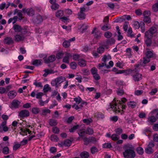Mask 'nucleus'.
I'll return each mask as SVG.
<instances>
[{"label": "nucleus", "instance_id": "obj_1", "mask_svg": "<svg viewBox=\"0 0 158 158\" xmlns=\"http://www.w3.org/2000/svg\"><path fill=\"white\" fill-rule=\"evenodd\" d=\"M127 100L125 98H123L121 99V100H117L116 102V98H114L112 103L110 104V108L113 109V110L115 112H120L121 110L118 109L120 108L122 109H126V106L124 104Z\"/></svg>", "mask_w": 158, "mask_h": 158}, {"label": "nucleus", "instance_id": "obj_42", "mask_svg": "<svg viewBox=\"0 0 158 158\" xmlns=\"http://www.w3.org/2000/svg\"><path fill=\"white\" fill-rule=\"evenodd\" d=\"M20 130L21 131V132L20 133V134L23 136H24L25 135H27V128L23 129L21 128L20 129Z\"/></svg>", "mask_w": 158, "mask_h": 158}, {"label": "nucleus", "instance_id": "obj_41", "mask_svg": "<svg viewBox=\"0 0 158 158\" xmlns=\"http://www.w3.org/2000/svg\"><path fill=\"white\" fill-rule=\"evenodd\" d=\"M104 36L107 38H110L112 36V34L110 32L107 31L104 33Z\"/></svg>", "mask_w": 158, "mask_h": 158}, {"label": "nucleus", "instance_id": "obj_4", "mask_svg": "<svg viewBox=\"0 0 158 158\" xmlns=\"http://www.w3.org/2000/svg\"><path fill=\"white\" fill-rule=\"evenodd\" d=\"M23 12L26 13L28 15L30 16H33L35 14V11L32 8H29L27 9L23 8L22 10Z\"/></svg>", "mask_w": 158, "mask_h": 158}, {"label": "nucleus", "instance_id": "obj_6", "mask_svg": "<svg viewBox=\"0 0 158 158\" xmlns=\"http://www.w3.org/2000/svg\"><path fill=\"white\" fill-rule=\"evenodd\" d=\"M43 21L42 17L40 15H37L36 17L33 19V22L35 24H39Z\"/></svg>", "mask_w": 158, "mask_h": 158}, {"label": "nucleus", "instance_id": "obj_62", "mask_svg": "<svg viewBox=\"0 0 158 158\" xmlns=\"http://www.w3.org/2000/svg\"><path fill=\"white\" fill-rule=\"evenodd\" d=\"M110 28L107 25V24H106V25H104L102 27L101 29L104 31H106Z\"/></svg>", "mask_w": 158, "mask_h": 158}, {"label": "nucleus", "instance_id": "obj_36", "mask_svg": "<svg viewBox=\"0 0 158 158\" xmlns=\"http://www.w3.org/2000/svg\"><path fill=\"white\" fill-rule=\"evenodd\" d=\"M8 129L7 126H1L0 125V132L2 133L3 131L6 132L8 131Z\"/></svg>", "mask_w": 158, "mask_h": 158}, {"label": "nucleus", "instance_id": "obj_54", "mask_svg": "<svg viewBox=\"0 0 158 158\" xmlns=\"http://www.w3.org/2000/svg\"><path fill=\"white\" fill-rule=\"evenodd\" d=\"M79 127V125H78L74 126L71 128L69 129V131L70 132H74Z\"/></svg>", "mask_w": 158, "mask_h": 158}, {"label": "nucleus", "instance_id": "obj_9", "mask_svg": "<svg viewBox=\"0 0 158 158\" xmlns=\"http://www.w3.org/2000/svg\"><path fill=\"white\" fill-rule=\"evenodd\" d=\"M24 38V36L21 35L20 33H17L15 36L14 40L15 41L18 42L23 40Z\"/></svg>", "mask_w": 158, "mask_h": 158}, {"label": "nucleus", "instance_id": "obj_29", "mask_svg": "<svg viewBox=\"0 0 158 158\" xmlns=\"http://www.w3.org/2000/svg\"><path fill=\"white\" fill-rule=\"evenodd\" d=\"M145 151L148 154L152 153L154 152L152 148L148 147L145 148Z\"/></svg>", "mask_w": 158, "mask_h": 158}, {"label": "nucleus", "instance_id": "obj_24", "mask_svg": "<svg viewBox=\"0 0 158 158\" xmlns=\"http://www.w3.org/2000/svg\"><path fill=\"white\" fill-rule=\"evenodd\" d=\"M18 19V17L17 16H15L12 18H10L8 21V24H10L11 22H12L13 24H14L17 21Z\"/></svg>", "mask_w": 158, "mask_h": 158}, {"label": "nucleus", "instance_id": "obj_58", "mask_svg": "<svg viewBox=\"0 0 158 158\" xmlns=\"http://www.w3.org/2000/svg\"><path fill=\"white\" fill-rule=\"evenodd\" d=\"M103 147L105 148H109L112 147L110 143H105L103 145Z\"/></svg>", "mask_w": 158, "mask_h": 158}, {"label": "nucleus", "instance_id": "obj_8", "mask_svg": "<svg viewBox=\"0 0 158 158\" xmlns=\"http://www.w3.org/2000/svg\"><path fill=\"white\" fill-rule=\"evenodd\" d=\"M44 63L46 64H48L50 62H52L56 60L55 56L51 55L49 56L48 59H46L45 57L44 58Z\"/></svg>", "mask_w": 158, "mask_h": 158}, {"label": "nucleus", "instance_id": "obj_50", "mask_svg": "<svg viewBox=\"0 0 158 158\" xmlns=\"http://www.w3.org/2000/svg\"><path fill=\"white\" fill-rule=\"evenodd\" d=\"M51 139L54 141H57L59 139L57 136L55 135H52L51 136Z\"/></svg>", "mask_w": 158, "mask_h": 158}, {"label": "nucleus", "instance_id": "obj_10", "mask_svg": "<svg viewBox=\"0 0 158 158\" xmlns=\"http://www.w3.org/2000/svg\"><path fill=\"white\" fill-rule=\"evenodd\" d=\"M145 56L149 59L151 58H155L156 57V55L153 52V51H148L145 53Z\"/></svg>", "mask_w": 158, "mask_h": 158}, {"label": "nucleus", "instance_id": "obj_18", "mask_svg": "<svg viewBox=\"0 0 158 158\" xmlns=\"http://www.w3.org/2000/svg\"><path fill=\"white\" fill-rule=\"evenodd\" d=\"M5 44L9 45L13 43V41L12 39L10 37H7L5 38L3 41Z\"/></svg>", "mask_w": 158, "mask_h": 158}, {"label": "nucleus", "instance_id": "obj_20", "mask_svg": "<svg viewBox=\"0 0 158 158\" xmlns=\"http://www.w3.org/2000/svg\"><path fill=\"white\" fill-rule=\"evenodd\" d=\"M48 123L51 126H55L57 124L56 120L54 119H49Z\"/></svg>", "mask_w": 158, "mask_h": 158}, {"label": "nucleus", "instance_id": "obj_49", "mask_svg": "<svg viewBox=\"0 0 158 158\" xmlns=\"http://www.w3.org/2000/svg\"><path fill=\"white\" fill-rule=\"evenodd\" d=\"M148 120L149 121L152 123H154L156 121V119L155 116H152L149 117L148 118Z\"/></svg>", "mask_w": 158, "mask_h": 158}, {"label": "nucleus", "instance_id": "obj_64", "mask_svg": "<svg viewBox=\"0 0 158 158\" xmlns=\"http://www.w3.org/2000/svg\"><path fill=\"white\" fill-rule=\"evenodd\" d=\"M134 27L135 29H138L140 27V24L138 21H135L134 24Z\"/></svg>", "mask_w": 158, "mask_h": 158}, {"label": "nucleus", "instance_id": "obj_32", "mask_svg": "<svg viewBox=\"0 0 158 158\" xmlns=\"http://www.w3.org/2000/svg\"><path fill=\"white\" fill-rule=\"evenodd\" d=\"M124 150H134V148L133 145L130 144L126 145L125 147H124Z\"/></svg>", "mask_w": 158, "mask_h": 158}, {"label": "nucleus", "instance_id": "obj_37", "mask_svg": "<svg viewBox=\"0 0 158 158\" xmlns=\"http://www.w3.org/2000/svg\"><path fill=\"white\" fill-rule=\"evenodd\" d=\"M137 153L140 155H142L144 152L143 149L141 147H138L136 148Z\"/></svg>", "mask_w": 158, "mask_h": 158}, {"label": "nucleus", "instance_id": "obj_28", "mask_svg": "<svg viewBox=\"0 0 158 158\" xmlns=\"http://www.w3.org/2000/svg\"><path fill=\"white\" fill-rule=\"evenodd\" d=\"M105 48L103 46V44L102 46H100L98 48L97 50L98 52L100 54L103 53L104 51Z\"/></svg>", "mask_w": 158, "mask_h": 158}, {"label": "nucleus", "instance_id": "obj_46", "mask_svg": "<svg viewBox=\"0 0 158 158\" xmlns=\"http://www.w3.org/2000/svg\"><path fill=\"white\" fill-rule=\"evenodd\" d=\"M83 121L84 123H86L87 125H89L90 123H91L93 122V120L91 118H89L88 119H84L83 120Z\"/></svg>", "mask_w": 158, "mask_h": 158}, {"label": "nucleus", "instance_id": "obj_35", "mask_svg": "<svg viewBox=\"0 0 158 158\" xmlns=\"http://www.w3.org/2000/svg\"><path fill=\"white\" fill-rule=\"evenodd\" d=\"M115 134L119 136L122 132L123 130L121 128H118L115 130Z\"/></svg>", "mask_w": 158, "mask_h": 158}, {"label": "nucleus", "instance_id": "obj_11", "mask_svg": "<svg viewBox=\"0 0 158 158\" xmlns=\"http://www.w3.org/2000/svg\"><path fill=\"white\" fill-rule=\"evenodd\" d=\"M20 104V102L17 100H14L11 103V106L10 108L12 109L17 108L19 107V106Z\"/></svg>", "mask_w": 158, "mask_h": 158}, {"label": "nucleus", "instance_id": "obj_14", "mask_svg": "<svg viewBox=\"0 0 158 158\" xmlns=\"http://www.w3.org/2000/svg\"><path fill=\"white\" fill-rule=\"evenodd\" d=\"M71 57L72 55L70 53H66L65 56L63 59V62L69 64V58Z\"/></svg>", "mask_w": 158, "mask_h": 158}, {"label": "nucleus", "instance_id": "obj_27", "mask_svg": "<svg viewBox=\"0 0 158 158\" xmlns=\"http://www.w3.org/2000/svg\"><path fill=\"white\" fill-rule=\"evenodd\" d=\"M64 15L63 10H60L57 11L56 13V16L58 18H61Z\"/></svg>", "mask_w": 158, "mask_h": 158}, {"label": "nucleus", "instance_id": "obj_34", "mask_svg": "<svg viewBox=\"0 0 158 158\" xmlns=\"http://www.w3.org/2000/svg\"><path fill=\"white\" fill-rule=\"evenodd\" d=\"M31 111L33 114H37L39 112L40 109L38 108L34 107L32 108Z\"/></svg>", "mask_w": 158, "mask_h": 158}, {"label": "nucleus", "instance_id": "obj_56", "mask_svg": "<svg viewBox=\"0 0 158 158\" xmlns=\"http://www.w3.org/2000/svg\"><path fill=\"white\" fill-rule=\"evenodd\" d=\"M77 65V64L74 62H72L70 64L71 67L73 69H76Z\"/></svg>", "mask_w": 158, "mask_h": 158}, {"label": "nucleus", "instance_id": "obj_7", "mask_svg": "<svg viewBox=\"0 0 158 158\" xmlns=\"http://www.w3.org/2000/svg\"><path fill=\"white\" fill-rule=\"evenodd\" d=\"M30 113L29 111L26 110H21L19 113V115L22 118L27 117L29 116Z\"/></svg>", "mask_w": 158, "mask_h": 158}, {"label": "nucleus", "instance_id": "obj_39", "mask_svg": "<svg viewBox=\"0 0 158 158\" xmlns=\"http://www.w3.org/2000/svg\"><path fill=\"white\" fill-rule=\"evenodd\" d=\"M51 89V88L49 86L48 84L45 85L44 87L43 91L44 92L46 93Z\"/></svg>", "mask_w": 158, "mask_h": 158}, {"label": "nucleus", "instance_id": "obj_45", "mask_svg": "<svg viewBox=\"0 0 158 158\" xmlns=\"http://www.w3.org/2000/svg\"><path fill=\"white\" fill-rule=\"evenodd\" d=\"M62 44L63 47L65 48H68L70 45V43L69 41L65 40L63 42Z\"/></svg>", "mask_w": 158, "mask_h": 158}, {"label": "nucleus", "instance_id": "obj_15", "mask_svg": "<svg viewBox=\"0 0 158 158\" xmlns=\"http://www.w3.org/2000/svg\"><path fill=\"white\" fill-rule=\"evenodd\" d=\"M43 63V61L41 59H36L33 62L32 64L36 66L41 65Z\"/></svg>", "mask_w": 158, "mask_h": 158}, {"label": "nucleus", "instance_id": "obj_60", "mask_svg": "<svg viewBox=\"0 0 158 158\" xmlns=\"http://www.w3.org/2000/svg\"><path fill=\"white\" fill-rule=\"evenodd\" d=\"M59 131V129L56 127H55L52 128V131L55 134H58Z\"/></svg>", "mask_w": 158, "mask_h": 158}, {"label": "nucleus", "instance_id": "obj_25", "mask_svg": "<svg viewBox=\"0 0 158 158\" xmlns=\"http://www.w3.org/2000/svg\"><path fill=\"white\" fill-rule=\"evenodd\" d=\"M150 61V59L146 56L144 57L143 58V62L141 64L142 66L144 67L145 66V64L149 62Z\"/></svg>", "mask_w": 158, "mask_h": 158}, {"label": "nucleus", "instance_id": "obj_59", "mask_svg": "<svg viewBox=\"0 0 158 158\" xmlns=\"http://www.w3.org/2000/svg\"><path fill=\"white\" fill-rule=\"evenodd\" d=\"M21 146L20 143H15L13 146V150L14 151H16L17 149L19 148Z\"/></svg>", "mask_w": 158, "mask_h": 158}, {"label": "nucleus", "instance_id": "obj_3", "mask_svg": "<svg viewBox=\"0 0 158 158\" xmlns=\"http://www.w3.org/2000/svg\"><path fill=\"white\" fill-rule=\"evenodd\" d=\"M157 31L156 28L154 27H152L145 33V36L148 37H152L153 36H155V34Z\"/></svg>", "mask_w": 158, "mask_h": 158}, {"label": "nucleus", "instance_id": "obj_52", "mask_svg": "<svg viewBox=\"0 0 158 158\" xmlns=\"http://www.w3.org/2000/svg\"><path fill=\"white\" fill-rule=\"evenodd\" d=\"M101 33L100 32L98 31H96L94 35V37L96 38H98L101 37Z\"/></svg>", "mask_w": 158, "mask_h": 158}, {"label": "nucleus", "instance_id": "obj_57", "mask_svg": "<svg viewBox=\"0 0 158 158\" xmlns=\"http://www.w3.org/2000/svg\"><path fill=\"white\" fill-rule=\"evenodd\" d=\"M91 72L92 74L93 75L98 73V70L96 68L93 67L91 69Z\"/></svg>", "mask_w": 158, "mask_h": 158}, {"label": "nucleus", "instance_id": "obj_5", "mask_svg": "<svg viewBox=\"0 0 158 158\" xmlns=\"http://www.w3.org/2000/svg\"><path fill=\"white\" fill-rule=\"evenodd\" d=\"M115 41V40L113 38L109 39L107 40L105 43H103V46L106 48L108 49V46L114 44Z\"/></svg>", "mask_w": 158, "mask_h": 158}, {"label": "nucleus", "instance_id": "obj_63", "mask_svg": "<svg viewBox=\"0 0 158 158\" xmlns=\"http://www.w3.org/2000/svg\"><path fill=\"white\" fill-rule=\"evenodd\" d=\"M33 84L36 87H43L41 83V82H37L36 81H35L34 83Z\"/></svg>", "mask_w": 158, "mask_h": 158}, {"label": "nucleus", "instance_id": "obj_48", "mask_svg": "<svg viewBox=\"0 0 158 158\" xmlns=\"http://www.w3.org/2000/svg\"><path fill=\"white\" fill-rule=\"evenodd\" d=\"M79 18L81 19H85V14L84 13L79 12L78 14Z\"/></svg>", "mask_w": 158, "mask_h": 158}, {"label": "nucleus", "instance_id": "obj_31", "mask_svg": "<svg viewBox=\"0 0 158 158\" xmlns=\"http://www.w3.org/2000/svg\"><path fill=\"white\" fill-rule=\"evenodd\" d=\"M136 103L134 101H130L127 103V105L129 107H131L133 108L136 106Z\"/></svg>", "mask_w": 158, "mask_h": 158}, {"label": "nucleus", "instance_id": "obj_21", "mask_svg": "<svg viewBox=\"0 0 158 158\" xmlns=\"http://www.w3.org/2000/svg\"><path fill=\"white\" fill-rule=\"evenodd\" d=\"M16 93L15 91H11L9 93L8 96L10 98L13 99L16 96Z\"/></svg>", "mask_w": 158, "mask_h": 158}, {"label": "nucleus", "instance_id": "obj_22", "mask_svg": "<svg viewBox=\"0 0 158 158\" xmlns=\"http://www.w3.org/2000/svg\"><path fill=\"white\" fill-rule=\"evenodd\" d=\"M111 59V57L110 55H104L102 59V60L104 62L106 63L107 61H108L109 60Z\"/></svg>", "mask_w": 158, "mask_h": 158}, {"label": "nucleus", "instance_id": "obj_26", "mask_svg": "<svg viewBox=\"0 0 158 158\" xmlns=\"http://www.w3.org/2000/svg\"><path fill=\"white\" fill-rule=\"evenodd\" d=\"M78 64L81 67H84L86 65L85 61L83 59H80L78 60Z\"/></svg>", "mask_w": 158, "mask_h": 158}, {"label": "nucleus", "instance_id": "obj_33", "mask_svg": "<svg viewBox=\"0 0 158 158\" xmlns=\"http://www.w3.org/2000/svg\"><path fill=\"white\" fill-rule=\"evenodd\" d=\"M64 80H65V79L62 77L56 78L55 79L56 81V83H57V84H60L61 82H63Z\"/></svg>", "mask_w": 158, "mask_h": 158}, {"label": "nucleus", "instance_id": "obj_43", "mask_svg": "<svg viewBox=\"0 0 158 158\" xmlns=\"http://www.w3.org/2000/svg\"><path fill=\"white\" fill-rule=\"evenodd\" d=\"M152 9L154 12L158 11V3H156L154 4L152 6Z\"/></svg>", "mask_w": 158, "mask_h": 158}, {"label": "nucleus", "instance_id": "obj_13", "mask_svg": "<svg viewBox=\"0 0 158 158\" xmlns=\"http://www.w3.org/2000/svg\"><path fill=\"white\" fill-rule=\"evenodd\" d=\"M44 71L45 72V73L43 75V76L44 77H46L48 74H53L55 73H57V71H54L52 69H45L44 70Z\"/></svg>", "mask_w": 158, "mask_h": 158}, {"label": "nucleus", "instance_id": "obj_44", "mask_svg": "<svg viewBox=\"0 0 158 158\" xmlns=\"http://www.w3.org/2000/svg\"><path fill=\"white\" fill-rule=\"evenodd\" d=\"M3 153L5 155L9 153V148L7 147H4L2 150Z\"/></svg>", "mask_w": 158, "mask_h": 158}, {"label": "nucleus", "instance_id": "obj_38", "mask_svg": "<svg viewBox=\"0 0 158 158\" xmlns=\"http://www.w3.org/2000/svg\"><path fill=\"white\" fill-rule=\"evenodd\" d=\"M72 143L71 141L68 139H67L65 140L64 142V145L66 147H69L71 145Z\"/></svg>", "mask_w": 158, "mask_h": 158}, {"label": "nucleus", "instance_id": "obj_19", "mask_svg": "<svg viewBox=\"0 0 158 158\" xmlns=\"http://www.w3.org/2000/svg\"><path fill=\"white\" fill-rule=\"evenodd\" d=\"M13 28L15 31L17 32H20L22 29L20 26L17 24H14Z\"/></svg>", "mask_w": 158, "mask_h": 158}, {"label": "nucleus", "instance_id": "obj_40", "mask_svg": "<svg viewBox=\"0 0 158 158\" xmlns=\"http://www.w3.org/2000/svg\"><path fill=\"white\" fill-rule=\"evenodd\" d=\"M86 134L91 135L93 134L94 133L93 130L90 127H87L86 129Z\"/></svg>", "mask_w": 158, "mask_h": 158}, {"label": "nucleus", "instance_id": "obj_51", "mask_svg": "<svg viewBox=\"0 0 158 158\" xmlns=\"http://www.w3.org/2000/svg\"><path fill=\"white\" fill-rule=\"evenodd\" d=\"M143 21L145 23L147 24L151 22L150 18L149 16H146L145 17H144Z\"/></svg>", "mask_w": 158, "mask_h": 158}, {"label": "nucleus", "instance_id": "obj_12", "mask_svg": "<svg viewBox=\"0 0 158 158\" xmlns=\"http://www.w3.org/2000/svg\"><path fill=\"white\" fill-rule=\"evenodd\" d=\"M135 71L136 72V69L135 68V69L132 70L131 69H129L127 70H119V71L118 72L116 73L118 74H121L123 73H125L126 75H128L131 73L133 71Z\"/></svg>", "mask_w": 158, "mask_h": 158}, {"label": "nucleus", "instance_id": "obj_2", "mask_svg": "<svg viewBox=\"0 0 158 158\" xmlns=\"http://www.w3.org/2000/svg\"><path fill=\"white\" fill-rule=\"evenodd\" d=\"M123 154L125 158H134L135 156L134 150H124Z\"/></svg>", "mask_w": 158, "mask_h": 158}, {"label": "nucleus", "instance_id": "obj_61", "mask_svg": "<svg viewBox=\"0 0 158 158\" xmlns=\"http://www.w3.org/2000/svg\"><path fill=\"white\" fill-rule=\"evenodd\" d=\"M64 55L63 53L59 52L56 54V58L58 59H61Z\"/></svg>", "mask_w": 158, "mask_h": 158}, {"label": "nucleus", "instance_id": "obj_16", "mask_svg": "<svg viewBox=\"0 0 158 158\" xmlns=\"http://www.w3.org/2000/svg\"><path fill=\"white\" fill-rule=\"evenodd\" d=\"M145 40V44L146 45L147 47L150 46L151 44L152 43L151 40V38L152 37H148V36H145L144 35Z\"/></svg>", "mask_w": 158, "mask_h": 158}, {"label": "nucleus", "instance_id": "obj_47", "mask_svg": "<svg viewBox=\"0 0 158 158\" xmlns=\"http://www.w3.org/2000/svg\"><path fill=\"white\" fill-rule=\"evenodd\" d=\"M50 110L48 109H46L45 110H42V112L40 113V114L42 115H46L48 113H50Z\"/></svg>", "mask_w": 158, "mask_h": 158}, {"label": "nucleus", "instance_id": "obj_53", "mask_svg": "<svg viewBox=\"0 0 158 158\" xmlns=\"http://www.w3.org/2000/svg\"><path fill=\"white\" fill-rule=\"evenodd\" d=\"M111 138L113 141H116L118 139L119 137V136L115 134H113L111 136Z\"/></svg>", "mask_w": 158, "mask_h": 158}, {"label": "nucleus", "instance_id": "obj_30", "mask_svg": "<svg viewBox=\"0 0 158 158\" xmlns=\"http://www.w3.org/2000/svg\"><path fill=\"white\" fill-rule=\"evenodd\" d=\"M83 140L85 145H87L90 143V137L89 138L85 137L83 138Z\"/></svg>", "mask_w": 158, "mask_h": 158}, {"label": "nucleus", "instance_id": "obj_17", "mask_svg": "<svg viewBox=\"0 0 158 158\" xmlns=\"http://www.w3.org/2000/svg\"><path fill=\"white\" fill-rule=\"evenodd\" d=\"M141 76L142 75L141 74L137 73L133 76V80L135 81H138L141 79Z\"/></svg>", "mask_w": 158, "mask_h": 158}, {"label": "nucleus", "instance_id": "obj_23", "mask_svg": "<svg viewBox=\"0 0 158 158\" xmlns=\"http://www.w3.org/2000/svg\"><path fill=\"white\" fill-rule=\"evenodd\" d=\"M80 156L81 158H88L89 155L86 151H83L81 153Z\"/></svg>", "mask_w": 158, "mask_h": 158}, {"label": "nucleus", "instance_id": "obj_55", "mask_svg": "<svg viewBox=\"0 0 158 158\" xmlns=\"http://www.w3.org/2000/svg\"><path fill=\"white\" fill-rule=\"evenodd\" d=\"M59 7V5L57 3H54L53 5H52L51 6V8L52 9H53L54 10H56V9H58Z\"/></svg>", "mask_w": 158, "mask_h": 158}]
</instances>
